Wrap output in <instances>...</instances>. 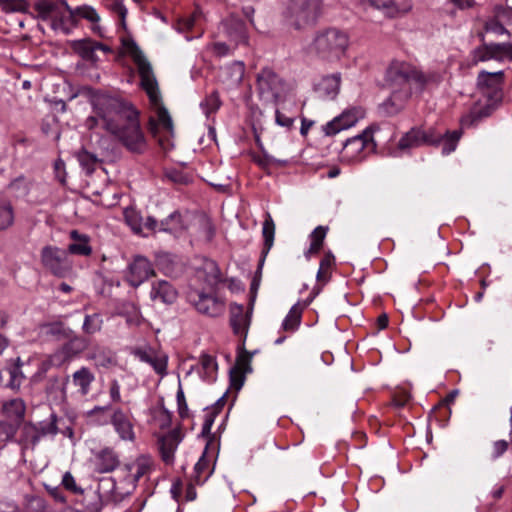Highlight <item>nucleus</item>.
<instances>
[{
  "label": "nucleus",
  "instance_id": "22",
  "mask_svg": "<svg viewBox=\"0 0 512 512\" xmlns=\"http://www.w3.org/2000/svg\"><path fill=\"white\" fill-rule=\"evenodd\" d=\"M152 464L151 457L147 455L139 456L133 463L125 465V471L127 472L126 480L135 487L141 478L150 473Z\"/></svg>",
  "mask_w": 512,
  "mask_h": 512
},
{
  "label": "nucleus",
  "instance_id": "28",
  "mask_svg": "<svg viewBox=\"0 0 512 512\" xmlns=\"http://www.w3.org/2000/svg\"><path fill=\"white\" fill-rule=\"evenodd\" d=\"M1 412L8 420L21 425L26 413L25 402L21 398L4 401Z\"/></svg>",
  "mask_w": 512,
  "mask_h": 512
},
{
  "label": "nucleus",
  "instance_id": "42",
  "mask_svg": "<svg viewBox=\"0 0 512 512\" xmlns=\"http://www.w3.org/2000/svg\"><path fill=\"white\" fill-rule=\"evenodd\" d=\"M14 209L9 201H0V231L11 227L14 223Z\"/></svg>",
  "mask_w": 512,
  "mask_h": 512
},
{
  "label": "nucleus",
  "instance_id": "44",
  "mask_svg": "<svg viewBox=\"0 0 512 512\" xmlns=\"http://www.w3.org/2000/svg\"><path fill=\"white\" fill-rule=\"evenodd\" d=\"M57 420V415L52 413L48 420L41 421L36 424L38 436L40 439L48 435L54 436L58 433Z\"/></svg>",
  "mask_w": 512,
  "mask_h": 512
},
{
  "label": "nucleus",
  "instance_id": "50",
  "mask_svg": "<svg viewBox=\"0 0 512 512\" xmlns=\"http://www.w3.org/2000/svg\"><path fill=\"white\" fill-rule=\"evenodd\" d=\"M27 8L26 0H0V9L5 13L25 12Z\"/></svg>",
  "mask_w": 512,
  "mask_h": 512
},
{
  "label": "nucleus",
  "instance_id": "24",
  "mask_svg": "<svg viewBox=\"0 0 512 512\" xmlns=\"http://www.w3.org/2000/svg\"><path fill=\"white\" fill-rule=\"evenodd\" d=\"M69 379V376H50L45 385V393L48 398L57 402H65L67 400V384Z\"/></svg>",
  "mask_w": 512,
  "mask_h": 512
},
{
  "label": "nucleus",
  "instance_id": "35",
  "mask_svg": "<svg viewBox=\"0 0 512 512\" xmlns=\"http://www.w3.org/2000/svg\"><path fill=\"white\" fill-rule=\"evenodd\" d=\"M41 329L46 336L54 337L57 340L70 338L74 333L62 321H52L41 325Z\"/></svg>",
  "mask_w": 512,
  "mask_h": 512
},
{
  "label": "nucleus",
  "instance_id": "4",
  "mask_svg": "<svg viewBox=\"0 0 512 512\" xmlns=\"http://www.w3.org/2000/svg\"><path fill=\"white\" fill-rule=\"evenodd\" d=\"M503 71H481L477 77V87L483 99L476 102L470 112L463 117L464 125H477L484 118L489 117L502 103L503 100Z\"/></svg>",
  "mask_w": 512,
  "mask_h": 512
},
{
  "label": "nucleus",
  "instance_id": "33",
  "mask_svg": "<svg viewBox=\"0 0 512 512\" xmlns=\"http://www.w3.org/2000/svg\"><path fill=\"white\" fill-rule=\"evenodd\" d=\"M70 237L74 240L73 243L69 244L66 250L69 254L89 256L92 253V248L89 245V237L84 234H80L77 230L70 232Z\"/></svg>",
  "mask_w": 512,
  "mask_h": 512
},
{
  "label": "nucleus",
  "instance_id": "36",
  "mask_svg": "<svg viewBox=\"0 0 512 512\" xmlns=\"http://www.w3.org/2000/svg\"><path fill=\"white\" fill-rule=\"evenodd\" d=\"M424 145L423 143V129L420 127L411 128L406 132L398 142L400 150H407Z\"/></svg>",
  "mask_w": 512,
  "mask_h": 512
},
{
  "label": "nucleus",
  "instance_id": "5",
  "mask_svg": "<svg viewBox=\"0 0 512 512\" xmlns=\"http://www.w3.org/2000/svg\"><path fill=\"white\" fill-rule=\"evenodd\" d=\"M323 11V0H289L283 18L290 28L304 31L318 23Z\"/></svg>",
  "mask_w": 512,
  "mask_h": 512
},
{
  "label": "nucleus",
  "instance_id": "14",
  "mask_svg": "<svg viewBox=\"0 0 512 512\" xmlns=\"http://www.w3.org/2000/svg\"><path fill=\"white\" fill-rule=\"evenodd\" d=\"M365 111L360 106L350 107L344 110L339 116L324 126V132L328 136L335 135L342 130L354 126L360 119L364 118Z\"/></svg>",
  "mask_w": 512,
  "mask_h": 512
},
{
  "label": "nucleus",
  "instance_id": "59",
  "mask_svg": "<svg viewBox=\"0 0 512 512\" xmlns=\"http://www.w3.org/2000/svg\"><path fill=\"white\" fill-rule=\"evenodd\" d=\"M154 351L151 348L135 347L131 349V354L140 359L142 362L149 363L151 357L154 355Z\"/></svg>",
  "mask_w": 512,
  "mask_h": 512
},
{
  "label": "nucleus",
  "instance_id": "31",
  "mask_svg": "<svg viewBox=\"0 0 512 512\" xmlns=\"http://www.w3.org/2000/svg\"><path fill=\"white\" fill-rule=\"evenodd\" d=\"M97 47H102V43L91 39L76 40L72 43V49L74 52L84 60L91 62L97 61Z\"/></svg>",
  "mask_w": 512,
  "mask_h": 512
},
{
  "label": "nucleus",
  "instance_id": "1",
  "mask_svg": "<svg viewBox=\"0 0 512 512\" xmlns=\"http://www.w3.org/2000/svg\"><path fill=\"white\" fill-rule=\"evenodd\" d=\"M91 103L103 120V128L120 142L130 153L143 154L147 141L140 127L139 113L128 102L88 89Z\"/></svg>",
  "mask_w": 512,
  "mask_h": 512
},
{
  "label": "nucleus",
  "instance_id": "34",
  "mask_svg": "<svg viewBox=\"0 0 512 512\" xmlns=\"http://www.w3.org/2000/svg\"><path fill=\"white\" fill-rule=\"evenodd\" d=\"M87 358L95 362L96 366L109 367L115 364V354L106 347L95 345L90 350Z\"/></svg>",
  "mask_w": 512,
  "mask_h": 512
},
{
  "label": "nucleus",
  "instance_id": "49",
  "mask_svg": "<svg viewBox=\"0 0 512 512\" xmlns=\"http://www.w3.org/2000/svg\"><path fill=\"white\" fill-rule=\"evenodd\" d=\"M77 158L81 167L85 170L87 174H91L94 172L96 165L98 163V159L95 155L87 152L86 150H82L78 153Z\"/></svg>",
  "mask_w": 512,
  "mask_h": 512
},
{
  "label": "nucleus",
  "instance_id": "18",
  "mask_svg": "<svg viewBox=\"0 0 512 512\" xmlns=\"http://www.w3.org/2000/svg\"><path fill=\"white\" fill-rule=\"evenodd\" d=\"M219 32L227 37L236 46L247 42L245 23L236 17H228L221 22Z\"/></svg>",
  "mask_w": 512,
  "mask_h": 512
},
{
  "label": "nucleus",
  "instance_id": "30",
  "mask_svg": "<svg viewBox=\"0 0 512 512\" xmlns=\"http://www.w3.org/2000/svg\"><path fill=\"white\" fill-rule=\"evenodd\" d=\"M118 465V456L112 449L105 448L95 456V469L99 473L111 472L117 468Z\"/></svg>",
  "mask_w": 512,
  "mask_h": 512
},
{
  "label": "nucleus",
  "instance_id": "64",
  "mask_svg": "<svg viewBox=\"0 0 512 512\" xmlns=\"http://www.w3.org/2000/svg\"><path fill=\"white\" fill-rule=\"evenodd\" d=\"M275 121L278 125L282 127L291 128L294 123V118L284 115L277 109L275 112Z\"/></svg>",
  "mask_w": 512,
  "mask_h": 512
},
{
  "label": "nucleus",
  "instance_id": "58",
  "mask_svg": "<svg viewBox=\"0 0 512 512\" xmlns=\"http://www.w3.org/2000/svg\"><path fill=\"white\" fill-rule=\"evenodd\" d=\"M176 398H177L179 416L182 419H184L189 416V413H188V405H187V402L185 399V395H184L183 389L180 384H179Z\"/></svg>",
  "mask_w": 512,
  "mask_h": 512
},
{
  "label": "nucleus",
  "instance_id": "40",
  "mask_svg": "<svg viewBox=\"0 0 512 512\" xmlns=\"http://www.w3.org/2000/svg\"><path fill=\"white\" fill-rule=\"evenodd\" d=\"M20 428L19 423L8 419L0 421V443L5 446L7 442L13 441Z\"/></svg>",
  "mask_w": 512,
  "mask_h": 512
},
{
  "label": "nucleus",
  "instance_id": "41",
  "mask_svg": "<svg viewBox=\"0 0 512 512\" xmlns=\"http://www.w3.org/2000/svg\"><path fill=\"white\" fill-rule=\"evenodd\" d=\"M111 405L106 406H95L91 410L87 412V417L90 421L97 425H106L109 423V417L107 413H111V409H113Z\"/></svg>",
  "mask_w": 512,
  "mask_h": 512
},
{
  "label": "nucleus",
  "instance_id": "32",
  "mask_svg": "<svg viewBox=\"0 0 512 512\" xmlns=\"http://www.w3.org/2000/svg\"><path fill=\"white\" fill-rule=\"evenodd\" d=\"M95 381L94 373L88 367H81L72 374V382L78 387L79 393L86 396L91 389L92 383Z\"/></svg>",
  "mask_w": 512,
  "mask_h": 512
},
{
  "label": "nucleus",
  "instance_id": "13",
  "mask_svg": "<svg viewBox=\"0 0 512 512\" xmlns=\"http://www.w3.org/2000/svg\"><path fill=\"white\" fill-rule=\"evenodd\" d=\"M134 416L130 409L114 407L109 415V423L114 431L123 441L133 442L135 440Z\"/></svg>",
  "mask_w": 512,
  "mask_h": 512
},
{
  "label": "nucleus",
  "instance_id": "52",
  "mask_svg": "<svg viewBox=\"0 0 512 512\" xmlns=\"http://www.w3.org/2000/svg\"><path fill=\"white\" fill-rule=\"evenodd\" d=\"M209 467V461L208 459L205 457V455H202V457H200V459L198 460V462L195 464V467H194V477H193V481L195 484L199 485V484H202L205 482V480L208 478V475L205 476L204 478H202V473L204 471H206Z\"/></svg>",
  "mask_w": 512,
  "mask_h": 512
},
{
  "label": "nucleus",
  "instance_id": "60",
  "mask_svg": "<svg viewBox=\"0 0 512 512\" xmlns=\"http://www.w3.org/2000/svg\"><path fill=\"white\" fill-rule=\"evenodd\" d=\"M120 390L119 382L116 379L111 380L109 384V396L112 403L118 404L122 401Z\"/></svg>",
  "mask_w": 512,
  "mask_h": 512
},
{
  "label": "nucleus",
  "instance_id": "37",
  "mask_svg": "<svg viewBox=\"0 0 512 512\" xmlns=\"http://www.w3.org/2000/svg\"><path fill=\"white\" fill-rule=\"evenodd\" d=\"M186 229L181 214L177 211L160 221L159 231L178 234Z\"/></svg>",
  "mask_w": 512,
  "mask_h": 512
},
{
  "label": "nucleus",
  "instance_id": "55",
  "mask_svg": "<svg viewBox=\"0 0 512 512\" xmlns=\"http://www.w3.org/2000/svg\"><path fill=\"white\" fill-rule=\"evenodd\" d=\"M150 364L154 371L161 375V376H164L167 374V357L166 356H157L155 353L154 355L151 357V361L148 363Z\"/></svg>",
  "mask_w": 512,
  "mask_h": 512
},
{
  "label": "nucleus",
  "instance_id": "26",
  "mask_svg": "<svg viewBox=\"0 0 512 512\" xmlns=\"http://www.w3.org/2000/svg\"><path fill=\"white\" fill-rule=\"evenodd\" d=\"M181 442L180 432L173 430L161 437L159 440V449L162 460L166 464H171L174 460V453Z\"/></svg>",
  "mask_w": 512,
  "mask_h": 512
},
{
  "label": "nucleus",
  "instance_id": "16",
  "mask_svg": "<svg viewBox=\"0 0 512 512\" xmlns=\"http://www.w3.org/2000/svg\"><path fill=\"white\" fill-rule=\"evenodd\" d=\"M188 298L190 303L193 304L195 308L204 315L217 317L224 313V303L218 300L216 297L195 291L190 292Z\"/></svg>",
  "mask_w": 512,
  "mask_h": 512
},
{
  "label": "nucleus",
  "instance_id": "53",
  "mask_svg": "<svg viewBox=\"0 0 512 512\" xmlns=\"http://www.w3.org/2000/svg\"><path fill=\"white\" fill-rule=\"evenodd\" d=\"M200 365L204 374L207 377H212L213 373L217 370V363L214 357L208 354H202L200 357Z\"/></svg>",
  "mask_w": 512,
  "mask_h": 512
},
{
  "label": "nucleus",
  "instance_id": "39",
  "mask_svg": "<svg viewBox=\"0 0 512 512\" xmlns=\"http://www.w3.org/2000/svg\"><path fill=\"white\" fill-rule=\"evenodd\" d=\"M301 314L302 308L299 304L293 305L282 323V328L288 332L295 331L300 325Z\"/></svg>",
  "mask_w": 512,
  "mask_h": 512
},
{
  "label": "nucleus",
  "instance_id": "57",
  "mask_svg": "<svg viewBox=\"0 0 512 512\" xmlns=\"http://www.w3.org/2000/svg\"><path fill=\"white\" fill-rule=\"evenodd\" d=\"M64 488L74 494H82L83 489L76 484L75 478L70 472H65L62 477Z\"/></svg>",
  "mask_w": 512,
  "mask_h": 512
},
{
  "label": "nucleus",
  "instance_id": "47",
  "mask_svg": "<svg viewBox=\"0 0 512 512\" xmlns=\"http://www.w3.org/2000/svg\"><path fill=\"white\" fill-rule=\"evenodd\" d=\"M103 325V319L100 314L94 313L86 315L84 318L82 329L86 334H95L99 332Z\"/></svg>",
  "mask_w": 512,
  "mask_h": 512
},
{
  "label": "nucleus",
  "instance_id": "48",
  "mask_svg": "<svg viewBox=\"0 0 512 512\" xmlns=\"http://www.w3.org/2000/svg\"><path fill=\"white\" fill-rule=\"evenodd\" d=\"M125 220L135 234L147 236L142 226L143 218L138 212L134 210L125 211Z\"/></svg>",
  "mask_w": 512,
  "mask_h": 512
},
{
  "label": "nucleus",
  "instance_id": "25",
  "mask_svg": "<svg viewBox=\"0 0 512 512\" xmlns=\"http://www.w3.org/2000/svg\"><path fill=\"white\" fill-rule=\"evenodd\" d=\"M196 276L209 287H215L221 282L220 269L217 263L210 259L203 260L201 266L196 271Z\"/></svg>",
  "mask_w": 512,
  "mask_h": 512
},
{
  "label": "nucleus",
  "instance_id": "12",
  "mask_svg": "<svg viewBox=\"0 0 512 512\" xmlns=\"http://www.w3.org/2000/svg\"><path fill=\"white\" fill-rule=\"evenodd\" d=\"M66 339L68 341L50 355V362L56 367L70 363L88 347L87 339L74 333Z\"/></svg>",
  "mask_w": 512,
  "mask_h": 512
},
{
  "label": "nucleus",
  "instance_id": "46",
  "mask_svg": "<svg viewBox=\"0 0 512 512\" xmlns=\"http://www.w3.org/2000/svg\"><path fill=\"white\" fill-rule=\"evenodd\" d=\"M493 59L502 60L504 58L512 59V43H491L488 44Z\"/></svg>",
  "mask_w": 512,
  "mask_h": 512
},
{
  "label": "nucleus",
  "instance_id": "29",
  "mask_svg": "<svg viewBox=\"0 0 512 512\" xmlns=\"http://www.w3.org/2000/svg\"><path fill=\"white\" fill-rule=\"evenodd\" d=\"M20 436L16 442L21 446L22 451L27 449H34L41 440L38 436L36 424L32 422H25L20 425Z\"/></svg>",
  "mask_w": 512,
  "mask_h": 512
},
{
  "label": "nucleus",
  "instance_id": "63",
  "mask_svg": "<svg viewBox=\"0 0 512 512\" xmlns=\"http://www.w3.org/2000/svg\"><path fill=\"white\" fill-rule=\"evenodd\" d=\"M220 99L216 92H213L209 97L206 98L205 105L207 107L206 114L215 112L220 107Z\"/></svg>",
  "mask_w": 512,
  "mask_h": 512
},
{
  "label": "nucleus",
  "instance_id": "9",
  "mask_svg": "<svg viewBox=\"0 0 512 512\" xmlns=\"http://www.w3.org/2000/svg\"><path fill=\"white\" fill-rule=\"evenodd\" d=\"M256 84L260 99L266 103L276 104L288 92L287 83L270 68H264L258 73Z\"/></svg>",
  "mask_w": 512,
  "mask_h": 512
},
{
  "label": "nucleus",
  "instance_id": "56",
  "mask_svg": "<svg viewBox=\"0 0 512 512\" xmlns=\"http://www.w3.org/2000/svg\"><path fill=\"white\" fill-rule=\"evenodd\" d=\"M493 59L492 54L489 49V45L484 43L483 45L477 47L473 51V62L476 64L478 62H484Z\"/></svg>",
  "mask_w": 512,
  "mask_h": 512
},
{
  "label": "nucleus",
  "instance_id": "6",
  "mask_svg": "<svg viewBox=\"0 0 512 512\" xmlns=\"http://www.w3.org/2000/svg\"><path fill=\"white\" fill-rule=\"evenodd\" d=\"M349 46V36L337 28L318 31L312 41L315 53L326 60H338Z\"/></svg>",
  "mask_w": 512,
  "mask_h": 512
},
{
  "label": "nucleus",
  "instance_id": "54",
  "mask_svg": "<svg viewBox=\"0 0 512 512\" xmlns=\"http://www.w3.org/2000/svg\"><path fill=\"white\" fill-rule=\"evenodd\" d=\"M157 265L165 275L173 276L175 274L174 261L169 255H162L158 258Z\"/></svg>",
  "mask_w": 512,
  "mask_h": 512
},
{
  "label": "nucleus",
  "instance_id": "38",
  "mask_svg": "<svg viewBox=\"0 0 512 512\" xmlns=\"http://www.w3.org/2000/svg\"><path fill=\"white\" fill-rule=\"evenodd\" d=\"M327 231L328 227L325 226H318L312 231V233L310 234V247L305 253V256L307 258H309L313 254H317L322 249Z\"/></svg>",
  "mask_w": 512,
  "mask_h": 512
},
{
  "label": "nucleus",
  "instance_id": "43",
  "mask_svg": "<svg viewBox=\"0 0 512 512\" xmlns=\"http://www.w3.org/2000/svg\"><path fill=\"white\" fill-rule=\"evenodd\" d=\"M8 189L15 197H24L29 193L30 181L25 176L21 175L9 183Z\"/></svg>",
  "mask_w": 512,
  "mask_h": 512
},
{
  "label": "nucleus",
  "instance_id": "45",
  "mask_svg": "<svg viewBox=\"0 0 512 512\" xmlns=\"http://www.w3.org/2000/svg\"><path fill=\"white\" fill-rule=\"evenodd\" d=\"M22 362L20 357L16 359V363L9 368L10 380L7 383V387L18 390L25 379V376L21 370Z\"/></svg>",
  "mask_w": 512,
  "mask_h": 512
},
{
  "label": "nucleus",
  "instance_id": "11",
  "mask_svg": "<svg viewBox=\"0 0 512 512\" xmlns=\"http://www.w3.org/2000/svg\"><path fill=\"white\" fill-rule=\"evenodd\" d=\"M462 137V130L439 131L435 127L423 129V143L434 147L442 146V154L448 155L456 150L459 140Z\"/></svg>",
  "mask_w": 512,
  "mask_h": 512
},
{
  "label": "nucleus",
  "instance_id": "10",
  "mask_svg": "<svg viewBox=\"0 0 512 512\" xmlns=\"http://www.w3.org/2000/svg\"><path fill=\"white\" fill-rule=\"evenodd\" d=\"M41 263L47 271L59 278L66 277L72 270L68 252L56 246L42 248Z\"/></svg>",
  "mask_w": 512,
  "mask_h": 512
},
{
  "label": "nucleus",
  "instance_id": "2",
  "mask_svg": "<svg viewBox=\"0 0 512 512\" xmlns=\"http://www.w3.org/2000/svg\"><path fill=\"white\" fill-rule=\"evenodd\" d=\"M385 81L389 97L380 105L387 116L399 114L413 95L421 94L430 84H438L437 73H424L406 62H392L386 71Z\"/></svg>",
  "mask_w": 512,
  "mask_h": 512
},
{
  "label": "nucleus",
  "instance_id": "15",
  "mask_svg": "<svg viewBox=\"0 0 512 512\" xmlns=\"http://www.w3.org/2000/svg\"><path fill=\"white\" fill-rule=\"evenodd\" d=\"M153 275L155 271L151 262L146 257L137 255L128 266L126 280L131 286L138 287Z\"/></svg>",
  "mask_w": 512,
  "mask_h": 512
},
{
  "label": "nucleus",
  "instance_id": "20",
  "mask_svg": "<svg viewBox=\"0 0 512 512\" xmlns=\"http://www.w3.org/2000/svg\"><path fill=\"white\" fill-rule=\"evenodd\" d=\"M178 298V290L167 280H156L151 283L150 299L171 305Z\"/></svg>",
  "mask_w": 512,
  "mask_h": 512
},
{
  "label": "nucleus",
  "instance_id": "8",
  "mask_svg": "<svg viewBox=\"0 0 512 512\" xmlns=\"http://www.w3.org/2000/svg\"><path fill=\"white\" fill-rule=\"evenodd\" d=\"M376 129L378 127L369 126L362 133L347 139L341 151L342 160L347 162L362 161L367 155L375 152L377 144L373 139V134Z\"/></svg>",
  "mask_w": 512,
  "mask_h": 512
},
{
  "label": "nucleus",
  "instance_id": "7",
  "mask_svg": "<svg viewBox=\"0 0 512 512\" xmlns=\"http://www.w3.org/2000/svg\"><path fill=\"white\" fill-rule=\"evenodd\" d=\"M37 17L49 21L54 30L69 33L68 25H74V12L65 0H40L34 4Z\"/></svg>",
  "mask_w": 512,
  "mask_h": 512
},
{
  "label": "nucleus",
  "instance_id": "17",
  "mask_svg": "<svg viewBox=\"0 0 512 512\" xmlns=\"http://www.w3.org/2000/svg\"><path fill=\"white\" fill-rule=\"evenodd\" d=\"M253 354L245 350L244 344L238 348L235 366L230 371L231 382L236 389H240L243 385L244 374L252 372Z\"/></svg>",
  "mask_w": 512,
  "mask_h": 512
},
{
  "label": "nucleus",
  "instance_id": "51",
  "mask_svg": "<svg viewBox=\"0 0 512 512\" xmlns=\"http://www.w3.org/2000/svg\"><path fill=\"white\" fill-rule=\"evenodd\" d=\"M74 12V22L76 21V16H79L81 18H85L89 20L92 23H97L100 20V17L96 10L90 6H82L77 7L76 9H73Z\"/></svg>",
  "mask_w": 512,
  "mask_h": 512
},
{
  "label": "nucleus",
  "instance_id": "62",
  "mask_svg": "<svg viewBox=\"0 0 512 512\" xmlns=\"http://www.w3.org/2000/svg\"><path fill=\"white\" fill-rule=\"evenodd\" d=\"M142 226L144 228V233L148 235L149 233H156L159 231L160 222H158V220L153 216H147L145 220L143 219Z\"/></svg>",
  "mask_w": 512,
  "mask_h": 512
},
{
  "label": "nucleus",
  "instance_id": "21",
  "mask_svg": "<svg viewBox=\"0 0 512 512\" xmlns=\"http://www.w3.org/2000/svg\"><path fill=\"white\" fill-rule=\"evenodd\" d=\"M341 83V74L335 73L322 77L314 86V91L318 98L323 100H333L339 93Z\"/></svg>",
  "mask_w": 512,
  "mask_h": 512
},
{
  "label": "nucleus",
  "instance_id": "27",
  "mask_svg": "<svg viewBox=\"0 0 512 512\" xmlns=\"http://www.w3.org/2000/svg\"><path fill=\"white\" fill-rule=\"evenodd\" d=\"M262 235L264 238V245H263V250L261 253V258L259 260L258 269L256 271V274H258L259 276L261 275V271H262V267L264 265L265 258L274 243L275 223L269 213H266V218L263 222Z\"/></svg>",
  "mask_w": 512,
  "mask_h": 512
},
{
  "label": "nucleus",
  "instance_id": "23",
  "mask_svg": "<svg viewBox=\"0 0 512 512\" xmlns=\"http://www.w3.org/2000/svg\"><path fill=\"white\" fill-rule=\"evenodd\" d=\"M244 73V63L242 61H234L220 69L219 78L227 88H234L242 82Z\"/></svg>",
  "mask_w": 512,
  "mask_h": 512
},
{
  "label": "nucleus",
  "instance_id": "19",
  "mask_svg": "<svg viewBox=\"0 0 512 512\" xmlns=\"http://www.w3.org/2000/svg\"><path fill=\"white\" fill-rule=\"evenodd\" d=\"M230 325L234 334L243 337V342L247 338L248 329L251 322V312H245L244 306L233 303L230 305Z\"/></svg>",
  "mask_w": 512,
  "mask_h": 512
},
{
  "label": "nucleus",
  "instance_id": "3",
  "mask_svg": "<svg viewBox=\"0 0 512 512\" xmlns=\"http://www.w3.org/2000/svg\"><path fill=\"white\" fill-rule=\"evenodd\" d=\"M123 45L127 48L135 65L137 66V70L141 79V88L146 92L150 103L156 110L157 119L150 118L149 121L150 132L153 135H156L158 127H161L168 134H172L173 122L168 110L162 103L158 82L150 62L135 41H123Z\"/></svg>",
  "mask_w": 512,
  "mask_h": 512
},
{
  "label": "nucleus",
  "instance_id": "61",
  "mask_svg": "<svg viewBox=\"0 0 512 512\" xmlns=\"http://www.w3.org/2000/svg\"><path fill=\"white\" fill-rule=\"evenodd\" d=\"M509 447V442L506 440H497L492 445V453L491 456L493 459H497L501 457Z\"/></svg>",
  "mask_w": 512,
  "mask_h": 512
}]
</instances>
